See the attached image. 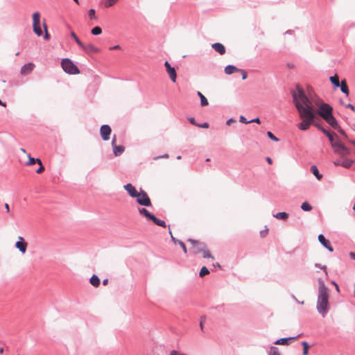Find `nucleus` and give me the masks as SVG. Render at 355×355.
<instances>
[{
	"instance_id": "1",
	"label": "nucleus",
	"mask_w": 355,
	"mask_h": 355,
	"mask_svg": "<svg viewBox=\"0 0 355 355\" xmlns=\"http://www.w3.org/2000/svg\"><path fill=\"white\" fill-rule=\"evenodd\" d=\"M293 98L301 119V122L297 125L300 130H307L312 124H314L315 113L313 104L318 107V114L324 120L333 115L331 106L319 98L309 99L302 88H297V91L293 93Z\"/></svg>"
},
{
	"instance_id": "2",
	"label": "nucleus",
	"mask_w": 355,
	"mask_h": 355,
	"mask_svg": "<svg viewBox=\"0 0 355 355\" xmlns=\"http://www.w3.org/2000/svg\"><path fill=\"white\" fill-rule=\"evenodd\" d=\"M321 131L329 138L334 152L338 155L345 156L350 153L349 149L344 146L338 139L335 133H331L323 128L319 127Z\"/></svg>"
},
{
	"instance_id": "3",
	"label": "nucleus",
	"mask_w": 355,
	"mask_h": 355,
	"mask_svg": "<svg viewBox=\"0 0 355 355\" xmlns=\"http://www.w3.org/2000/svg\"><path fill=\"white\" fill-rule=\"evenodd\" d=\"M329 306L328 289L322 280H319L317 309L323 315L327 313Z\"/></svg>"
},
{
	"instance_id": "4",
	"label": "nucleus",
	"mask_w": 355,
	"mask_h": 355,
	"mask_svg": "<svg viewBox=\"0 0 355 355\" xmlns=\"http://www.w3.org/2000/svg\"><path fill=\"white\" fill-rule=\"evenodd\" d=\"M61 66L62 69L69 74L76 75L80 73L77 66L69 58L62 59Z\"/></svg>"
},
{
	"instance_id": "5",
	"label": "nucleus",
	"mask_w": 355,
	"mask_h": 355,
	"mask_svg": "<svg viewBox=\"0 0 355 355\" xmlns=\"http://www.w3.org/2000/svg\"><path fill=\"white\" fill-rule=\"evenodd\" d=\"M33 28L34 33L37 36H41L43 34L40 26V14L39 12H35L33 15Z\"/></svg>"
},
{
	"instance_id": "6",
	"label": "nucleus",
	"mask_w": 355,
	"mask_h": 355,
	"mask_svg": "<svg viewBox=\"0 0 355 355\" xmlns=\"http://www.w3.org/2000/svg\"><path fill=\"white\" fill-rule=\"evenodd\" d=\"M187 241L189 242L192 245L191 251L193 254L200 253L202 252V250H203V248L206 245L204 243L200 242V241H198V240L192 239H188Z\"/></svg>"
},
{
	"instance_id": "7",
	"label": "nucleus",
	"mask_w": 355,
	"mask_h": 355,
	"mask_svg": "<svg viewBox=\"0 0 355 355\" xmlns=\"http://www.w3.org/2000/svg\"><path fill=\"white\" fill-rule=\"evenodd\" d=\"M135 198H137V202L141 205L147 207L151 205L150 199L147 193L143 191L139 192Z\"/></svg>"
},
{
	"instance_id": "8",
	"label": "nucleus",
	"mask_w": 355,
	"mask_h": 355,
	"mask_svg": "<svg viewBox=\"0 0 355 355\" xmlns=\"http://www.w3.org/2000/svg\"><path fill=\"white\" fill-rule=\"evenodd\" d=\"M339 156L340 157V159L334 162V164L335 166H342L344 168H349L354 163V161L352 159L345 158L346 155Z\"/></svg>"
},
{
	"instance_id": "9",
	"label": "nucleus",
	"mask_w": 355,
	"mask_h": 355,
	"mask_svg": "<svg viewBox=\"0 0 355 355\" xmlns=\"http://www.w3.org/2000/svg\"><path fill=\"white\" fill-rule=\"evenodd\" d=\"M112 146L113 148L114 155L117 157L121 155L125 150V147L123 146H117L116 145V138L114 135L112 140Z\"/></svg>"
},
{
	"instance_id": "10",
	"label": "nucleus",
	"mask_w": 355,
	"mask_h": 355,
	"mask_svg": "<svg viewBox=\"0 0 355 355\" xmlns=\"http://www.w3.org/2000/svg\"><path fill=\"white\" fill-rule=\"evenodd\" d=\"M111 132L112 129L108 125H103L100 128V134L104 141L109 140Z\"/></svg>"
},
{
	"instance_id": "11",
	"label": "nucleus",
	"mask_w": 355,
	"mask_h": 355,
	"mask_svg": "<svg viewBox=\"0 0 355 355\" xmlns=\"http://www.w3.org/2000/svg\"><path fill=\"white\" fill-rule=\"evenodd\" d=\"M15 246L22 254H25L26 252L28 243L25 241L22 236H19L17 241L15 243Z\"/></svg>"
},
{
	"instance_id": "12",
	"label": "nucleus",
	"mask_w": 355,
	"mask_h": 355,
	"mask_svg": "<svg viewBox=\"0 0 355 355\" xmlns=\"http://www.w3.org/2000/svg\"><path fill=\"white\" fill-rule=\"evenodd\" d=\"M83 51H85L86 53H98L100 51L99 49L95 46L94 44L91 43L88 44H83L82 42V46H79Z\"/></svg>"
},
{
	"instance_id": "13",
	"label": "nucleus",
	"mask_w": 355,
	"mask_h": 355,
	"mask_svg": "<svg viewBox=\"0 0 355 355\" xmlns=\"http://www.w3.org/2000/svg\"><path fill=\"white\" fill-rule=\"evenodd\" d=\"M318 241L320 243L326 248L329 251L333 252V248L331 245L330 241L325 239L322 234L318 236Z\"/></svg>"
},
{
	"instance_id": "14",
	"label": "nucleus",
	"mask_w": 355,
	"mask_h": 355,
	"mask_svg": "<svg viewBox=\"0 0 355 355\" xmlns=\"http://www.w3.org/2000/svg\"><path fill=\"white\" fill-rule=\"evenodd\" d=\"M124 189L126 190L128 194L132 198H135L139 193L137 191L136 188L131 184H125L124 186Z\"/></svg>"
},
{
	"instance_id": "15",
	"label": "nucleus",
	"mask_w": 355,
	"mask_h": 355,
	"mask_svg": "<svg viewBox=\"0 0 355 355\" xmlns=\"http://www.w3.org/2000/svg\"><path fill=\"white\" fill-rule=\"evenodd\" d=\"M35 68V64L33 63H28L24 64L21 68V73L24 76L29 74Z\"/></svg>"
},
{
	"instance_id": "16",
	"label": "nucleus",
	"mask_w": 355,
	"mask_h": 355,
	"mask_svg": "<svg viewBox=\"0 0 355 355\" xmlns=\"http://www.w3.org/2000/svg\"><path fill=\"white\" fill-rule=\"evenodd\" d=\"M169 234H170V235H171V239H172L173 242L175 244H178V245H180V246L182 248V250H183L184 253V254H187V247H186L185 244L184 243V242H182V241H180V240L177 239H175V238L173 236V234H172V232H171V231H169Z\"/></svg>"
},
{
	"instance_id": "17",
	"label": "nucleus",
	"mask_w": 355,
	"mask_h": 355,
	"mask_svg": "<svg viewBox=\"0 0 355 355\" xmlns=\"http://www.w3.org/2000/svg\"><path fill=\"white\" fill-rule=\"evenodd\" d=\"M211 46L216 51L219 53L220 55H224L225 53V48L222 44L214 43L212 44Z\"/></svg>"
},
{
	"instance_id": "18",
	"label": "nucleus",
	"mask_w": 355,
	"mask_h": 355,
	"mask_svg": "<svg viewBox=\"0 0 355 355\" xmlns=\"http://www.w3.org/2000/svg\"><path fill=\"white\" fill-rule=\"evenodd\" d=\"M327 123H328L332 128L334 129H340V126L338 125L336 119L335 117L331 115L324 120Z\"/></svg>"
},
{
	"instance_id": "19",
	"label": "nucleus",
	"mask_w": 355,
	"mask_h": 355,
	"mask_svg": "<svg viewBox=\"0 0 355 355\" xmlns=\"http://www.w3.org/2000/svg\"><path fill=\"white\" fill-rule=\"evenodd\" d=\"M297 337H290V338H283L277 340L275 341V345H289V341L291 340H295Z\"/></svg>"
},
{
	"instance_id": "20",
	"label": "nucleus",
	"mask_w": 355,
	"mask_h": 355,
	"mask_svg": "<svg viewBox=\"0 0 355 355\" xmlns=\"http://www.w3.org/2000/svg\"><path fill=\"white\" fill-rule=\"evenodd\" d=\"M166 71H167L171 80H172V82L175 83L176 78H177V74H176V71H175V68L171 67V69H168Z\"/></svg>"
},
{
	"instance_id": "21",
	"label": "nucleus",
	"mask_w": 355,
	"mask_h": 355,
	"mask_svg": "<svg viewBox=\"0 0 355 355\" xmlns=\"http://www.w3.org/2000/svg\"><path fill=\"white\" fill-rule=\"evenodd\" d=\"M27 157L28 158V161L26 163V166H31V165H33L35 164H39L42 161L38 159V158H33L32 157L30 154H27Z\"/></svg>"
},
{
	"instance_id": "22",
	"label": "nucleus",
	"mask_w": 355,
	"mask_h": 355,
	"mask_svg": "<svg viewBox=\"0 0 355 355\" xmlns=\"http://www.w3.org/2000/svg\"><path fill=\"white\" fill-rule=\"evenodd\" d=\"M340 89L341 91L346 95V96H348L349 95V89H348V86H347V82L345 80H343L341 81V83H340Z\"/></svg>"
},
{
	"instance_id": "23",
	"label": "nucleus",
	"mask_w": 355,
	"mask_h": 355,
	"mask_svg": "<svg viewBox=\"0 0 355 355\" xmlns=\"http://www.w3.org/2000/svg\"><path fill=\"white\" fill-rule=\"evenodd\" d=\"M239 69L232 65H228L225 68V72L226 74H232L234 72L239 71Z\"/></svg>"
},
{
	"instance_id": "24",
	"label": "nucleus",
	"mask_w": 355,
	"mask_h": 355,
	"mask_svg": "<svg viewBox=\"0 0 355 355\" xmlns=\"http://www.w3.org/2000/svg\"><path fill=\"white\" fill-rule=\"evenodd\" d=\"M89 282L94 287H98L100 285V279L95 275L92 276V277L90 278Z\"/></svg>"
},
{
	"instance_id": "25",
	"label": "nucleus",
	"mask_w": 355,
	"mask_h": 355,
	"mask_svg": "<svg viewBox=\"0 0 355 355\" xmlns=\"http://www.w3.org/2000/svg\"><path fill=\"white\" fill-rule=\"evenodd\" d=\"M139 212L141 215L146 216L148 219L151 220L154 215L151 214L146 209L141 208L139 209Z\"/></svg>"
},
{
	"instance_id": "26",
	"label": "nucleus",
	"mask_w": 355,
	"mask_h": 355,
	"mask_svg": "<svg viewBox=\"0 0 355 355\" xmlns=\"http://www.w3.org/2000/svg\"><path fill=\"white\" fill-rule=\"evenodd\" d=\"M311 171L312 173L316 177L318 180H321L322 178V175L320 174L319 171L316 166L313 165L311 166Z\"/></svg>"
},
{
	"instance_id": "27",
	"label": "nucleus",
	"mask_w": 355,
	"mask_h": 355,
	"mask_svg": "<svg viewBox=\"0 0 355 355\" xmlns=\"http://www.w3.org/2000/svg\"><path fill=\"white\" fill-rule=\"evenodd\" d=\"M329 80L336 87H338L340 86L339 77L337 74L330 77Z\"/></svg>"
},
{
	"instance_id": "28",
	"label": "nucleus",
	"mask_w": 355,
	"mask_h": 355,
	"mask_svg": "<svg viewBox=\"0 0 355 355\" xmlns=\"http://www.w3.org/2000/svg\"><path fill=\"white\" fill-rule=\"evenodd\" d=\"M200 253L202 254L204 258H211L214 259V257L211 256L209 250H208L207 245H205V247L203 248V250H202Z\"/></svg>"
},
{
	"instance_id": "29",
	"label": "nucleus",
	"mask_w": 355,
	"mask_h": 355,
	"mask_svg": "<svg viewBox=\"0 0 355 355\" xmlns=\"http://www.w3.org/2000/svg\"><path fill=\"white\" fill-rule=\"evenodd\" d=\"M198 96L200 98V105L202 106H206L208 105V101L206 97L200 92H198Z\"/></svg>"
},
{
	"instance_id": "30",
	"label": "nucleus",
	"mask_w": 355,
	"mask_h": 355,
	"mask_svg": "<svg viewBox=\"0 0 355 355\" xmlns=\"http://www.w3.org/2000/svg\"><path fill=\"white\" fill-rule=\"evenodd\" d=\"M151 220H153L156 225L165 227H166V223L164 220H159L155 216H153Z\"/></svg>"
},
{
	"instance_id": "31",
	"label": "nucleus",
	"mask_w": 355,
	"mask_h": 355,
	"mask_svg": "<svg viewBox=\"0 0 355 355\" xmlns=\"http://www.w3.org/2000/svg\"><path fill=\"white\" fill-rule=\"evenodd\" d=\"M274 217H275L277 219L285 220L288 218V215L286 212H279V213L276 214L275 215H274Z\"/></svg>"
},
{
	"instance_id": "32",
	"label": "nucleus",
	"mask_w": 355,
	"mask_h": 355,
	"mask_svg": "<svg viewBox=\"0 0 355 355\" xmlns=\"http://www.w3.org/2000/svg\"><path fill=\"white\" fill-rule=\"evenodd\" d=\"M302 345L303 346V355H308L309 354V345L307 342L304 341L302 343Z\"/></svg>"
},
{
	"instance_id": "33",
	"label": "nucleus",
	"mask_w": 355,
	"mask_h": 355,
	"mask_svg": "<svg viewBox=\"0 0 355 355\" xmlns=\"http://www.w3.org/2000/svg\"><path fill=\"white\" fill-rule=\"evenodd\" d=\"M301 208L305 211H309L312 209V207L307 202H304L302 204Z\"/></svg>"
},
{
	"instance_id": "34",
	"label": "nucleus",
	"mask_w": 355,
	"mask_h": 355,
	"mask_svg": "<svg viewBox=\"0 0 355 355\" xmlns=\"http://www.w3.org/2000/svg\"><path fill=\"white\" fill-rule=\"evenodd\" d=\"M91 33L94 35H100L102 33V29L99 26H96L92 29Z\"/></svg>"
},
{
	"instance_id": "35",
	"label": "nucleus",
	"mask_w": 355,
	"mask_h": 355,
	"mask_svg": "<svg viewBox=\"0 0 355 355\" xmlns=\"http://www.w3.org/2000/svg\"><path fill=\"white\" fill-rule=\"evenodd\" d=\"M269 355H281L279 349L276 347H272L270 348Z\"/></svg>"
},
{
	"instance_id": "36",
	"label": "nucleus",
	"mask_w": 355,
	"mask_h": 355,
	"mask_svg": "<svg viewBox=\"0 0 355 355\" xmlns=\"http://www.w3.org/2000/svg\"><path fill=\"white\" fill-rule=\"evenodd\" d=\"M209 273V270L207 268V267L203 266L199 273L200 277H202L206 275H208Z\"/></svg>"
},
{
	"instance_id": "37",
	"label": "nucleus",
	"mask_w": 355,
	"mask_h": 355,
	"mask_svg": "<svg viewBox=\"0 0 355 355\" xmlns=\"http://www.w3.org/2000/svg\"><path fill=\"white\" fill-rule=\"evenodd\" d=\"M71 36L73 38V40L76 41V42L78 44V46H82V42L78 37V36L76 35L75 32H73V31L71 32Z\"/></svg>"
},
{
	"instance_id": "38",
	"label": "nucleus",
	"mask_w": 355,
	"mask_h": 355,
	"mask_svg": "<svg viewBox=\"0 0 355 355\" xmlns=\"http://www.w3.org/2000/svg\"><path fill=\"white\" fill-rule=\"evenodd\" d=\"M268 231H269V230L267 227V226H265L264 229L259 232L260 236L261 238H265L268 235Z\"/></svg>"
},
{
	"instance_id": "39",
	"label": "nucleus",
	"mask_w": 355,
	"mask_h": 355,
	"mask_svg": "<svg viewBox=\"0 0 355 355\" xmlns=\"http://www.w3.org/2000/svg\"><path fill=\"white\" fill-rule=\"evenodd\" d=\"M117 2L115 0H106L105 2V7L110 8L115 5Z\"/></svg>"
},
{
	"instance_id": "40",
	"label": "nucleus",
	"mask_w": 355,
	"mask_h": 355,
	"mask_svg": "<svg viewBox=\"0 0 355 355\" xmlns=\"http://www.w3.org/2000/svg\"><path fill=\"white\" fill-rule=\"evenodd\" d=\"M43 27H44V31H45V35L44 36V38L46 40H49L50 38V35L48 33V30H47V26L45 23V20H44V23H43Z\"/></svg>"
},
{
	"instance_id": "41",
	"label": "nucleus",
	"mask_w": 355,
	"mask_h": 355,
	"mask_svg": "<svg viewBox=\"0 0 355 355\" xmlns=\"http://www.w3.org/2000/svg\"><path fill=\"white\" fill-rule=\"evenodd\" d=\"M88 15L90 19H96V11L94 9H90L88 12Z\"/></svg>"
},
{
	"instance_id": "42",
	"label": "nucleus",
	"mask_w": 355,
	"mask_h": 355,
	"mask_svg": "<svg viewBox=\"0 0 355 355\" xmlns=\"http://www.w3.org/2000/svg\"><path fill=\"white\" fill-rule=\"evenodd\" d=\"M267 135L272 141H279V139H277L271 132H268Z\"/></svg>"
},
{
	"instance_id": "43",
	"label": "nucleus",
	"mask_w": 355,
	"mask_h": 355,
	"mask_svg": "<svg viewBox=\"0 0 355 355\" xmlns=\"http://www.w3.org/2000/svg\"><path fill=\"white\" fill-rule=\"evenodd\" d=\"M38 165L40 166V167L38 168V169L36 171V173H38V174H40L44 172V167L42 163V162L38 164Z\"/></svg>"
},
{
	"instance_id": "44",
	"label": "nucleus",
	"mask_w": 355,
	"mask_h": 355,
	"mask_svg": "<svg viewBox=\"0 0 355 355\" xmlns=\"http://www.w3.org/2000/svg\"><path fill=\"white\" fill-rule=\"evenodd\" d=\"M239 71H240L241 73L243 80H245V79L247 78L248 73H247V72L245 71H244L243 69H239Z\"/></svg>"
},
{
	"instance_id": "45",
	"label": "nucleus",
	"mask_w": 355,
	"mask_h": 355,
	"mask_svg": "<svg viewBox=\"0 0 355 355\" xmlns=\"http://www.w3.org/2000/svg\"><path fill=\"white\" fill-rule=\"evenodd\" d=\"M239 121L243 123H250L249 121H247L246 119L243 116H241L239 118Z\"/></svg>"
},
{
	"instance_id": "46",
	"label": "nucleus",
	"mask_w": 355,
	"mask_h": 355,
	"mask_svg": "<svg viewBox=\"0 0 355 355\" xmlns=\"http://www.w3.org/2000/svg\"><path fill=\"white\" fill-rule=\"evenodd\" d=\"M315 266H316V267H318V268H320L322 269V270L325 272V273H327V267H326L325 266H321V265H320V264H319V263H316V264H315Z\"/></svg>"
},
{
	"instance_id": "47",
	"label": "nucleus",
	"mask_w": 355,
	"mask_h": 355,
	"mask_svg": "<svg viewBox=\"0 0 355 355\" xmlns=\"http://www.w3.org/2000/svg\"><path fill=\"white\" fill-rule=\"evenodd\" d=\"M189 122H190L191 124H193V125H196V126H197V125H198V124H197V123H196V121H195V119H194V118L191 117V118H189Z\"/></svg>"
},
{
	"instance_id": "48",
	"label": "nucleus",
	"mask_w": 355,
	"mask_h": 355,
	"mask_svg": "<svg viewBox=\"0 0 355 355\" xmlns=\"http://www.w3.org/2000/svg\"><path fill=\"white\" fill-rule=\"evenodd\" d=\"M345 107L350 108L352 111L355 112V107L353 105L349 103V104L345 105Z\"/></svg>"
},
{
	"instance_id": "49",
	"label": "nucleus",
	"mask_w": 355,
	"mask_h": 355,
	"mask_svg": "<svg viewBox=\"0 0 355 355\" xmlns=\"http://www.w3.org/2000/svg\"><path fill=\"white\" fill-rule=\"evenodd\" d=\"M204 322H205V318H201L200 320V329L202 331H203V329H204Z\"/></svg>"
},
{
	"instance_id": "50",
	"label": "nucleus",
	"mask_w": 355,
	"mask_h": 355,
	"mask_svg": "<svg viewBox=\"0 0 355 355\" xmlns=\"http://www.w3.org/2000/svg\"><path fill=\"white\" fill-rule=\"evenodd\" d=\"M121 47L119 45H116L110 48V50H120Z\"/></svg>"
},
{
	"instance_id": "51",
	"label": "nucleus",
	"mask_w": 355,
	"mask_h": 355,
	"mask_svg": "<svg viewBox=\"0 0 355 355\" xmlns=\"http://www.w3.org/2000/svg\"><path fill=\"white\" fill-rule=\"evenodd\" d=\"M249 122L250 123H261L260 119L259 118H256L254 119L249 121Z\"/></svg>"
},
{
	"instance_id": "52",
	"label": "nucleus",
	"mask_w": 355,
	"mask_h": 355,
	"mask_svg": "<svg viewBox=\"0 0 355 355\" xmlns=\"http://www.w3.org/2000/svg\"><path fill=\"white\" fill-rule=\"evenodd\" d=\"M164 66L166 67V71L172 67L168 61L165 62Z\"/></svg>"
},
{
	"instance_id": "53",
	"label": "nucleus",
	"mask_w": 355,
	"mask_h": 355,
	"mask_svg": "<svg viewBox=\"0 0 355 355\" xmlns=\"http://www.w3.org/2000/svg\"><path fill=\"white\" fill-rule=\"evenodd\" d=\"M198 127H200V128H209V124L207 123H205L202 125H198Z\"/></svg>"
},
{
	"instance_id": "54",
	"label": "nucleus",
	"mask_w": 355,
	"mask_h": 355,
	"mask_svg": "<svg viewBox=\"0 0 355 355\" xmlns=\"http://www.w3.org/2000/svg\"><path fill=\"white\" fill-rule=\"evenodd\" d=\"M344 137H347L345 132L340 128V129H336Z\"/></svg>"
},
{
	"instance_id": "55",
	"label": "nucleus",
	"mask_w": 355,
	"mask_h": 355,
	"mask_svg": "<svg viewBox=\"0 0 355 355\" xmlns=\"http://www.w3.org/2000/svg\"><path fill=\"white\" fill-rule=\"evenodd\" d=\"M4 207H5V209H6V211H7L8 212H9V211H10V207H9V205H8V203H6V204H5V205H4Z\"/></svg>"
},
{
	"instance_id": "56",
	"label": "nucleus",
	"mask_w": 355,
	"mask_h": 355,
	"mask_svg": "<svg viewBox=\"0 0 355 355\" xmlns=\"http://www.w3.org/2000/svg\"><path fill=\"white\" fill-rule=\"evenodd\" d=\"M333 284L335 286V288H336V291H337L338 292H339V291H340V290H339V286H338V285L336 282H333Z\"/></svg>"
},
{
	"instance_id": "57",
	"label": "nucleus",
	"mask_w": 355,
	"mask_h": 355,
	"mask_svg": "<svg viewBox=\"0 0 355 355\" xmlns=\"http://www.w3.org/2000/svg\"><path fill=\"white\" fill-rule=\"evenodd\" d=\"M266 161L269 164H271L272 163V160L270 157H267Z\"/></svg>"
},
{
	"instance_id": "58",
	"label": "nucleus",
	"mask_w": 355,
	"mask_h": 355,
	"mask_svg": "<svg viewBox=\"0 0 355 355\" xmlns=\"http://www.w3.org/2000/svg\"><path fill=\"white\" fill-rule=\"evenodd\" d=\"M107 283H108V279H104V280L103 281V284L104 286H106V285L107 284Z\"/></svg>"
},
{
	"instance_id": "59",
	"label": "nucleus",
	"mask_w": 355,
	"mask_h": 355,
	"mask_svg": "<svg viewBox=\"0 0 355 355\" xmlns=\"http://www.w3.org/2000/svg\"><path fill=\"white\" fill-rule=\"evenodd\" d=\"M0 105L6 107V104L5 103H3L1 99H0Z\"/></svg>"
},
{
	"instance_id": "60",
	"label": "nucleus",
	"mask_w": 355,
	"mask_h": 355,
	"mask_svg": "<svg viewBox=\"0 0 355 355\" xmlns=\"http://www.w3.org/2000/svg\"><path fill=\"white\" fill-rule=\"evenodd\" d=\"M349 255L352 259L355 260V253L351 252Z\"/></svg>"
},
{
	"instance_id": "61",
	"label": "nucleus",
	"mask_w": 355,
	"mask_h": 355,
	"mask_svg": "<svg viewBox=\"0 0 355 355\" xmlns=\"http://www.w3.org/2000/svg\"><path fill=\"white\" fill-rule=\"evenodd\" d=\"M232 121H233V119H229V120L227 121V125H230V123H232Z\"/></svg>"
},
{
	"instance_id": "62",
	"label": "nucleus",
	"mask_w": 355,
	"mask_h": 355,
	"mask_svg": "<svg viewBox=\"0 0 355 355\" xmlns=\"http://www.w3.org/2000/svg\"><path fill=\"white\" fill-rule=\"evenodd\" d=\"M20 150L23 153H26V151L24 148H21Z\"/></svg>"
},
{
	"instance_id": "63",
	"label": "nucleus",
	"mask_w": 355,
	"mask_h": 355,
	"mask_svg": "<svg viewBox=\"0 0 355 355\" xmlns=\"http://www.w3.org/2000/svg\"><path fill=\"white\" fill-rule=\"evenodd\" d=\"M214 266H216V267H218V268H220V265L218 263H217L216 264H214Z\"/></svg>"
},
{
	"instance_id": "64",
	"label": "nucleus",
	"mask_w": 355,
	"mask_h": 355,
	"mask_svg": "<svg viewBox=\"0 0 355 355\" xmlns=\"http://www.w3.org/2000/svg\"><path fill=\"white\" fill-rule=\"evenodd\" d=\"M3 348L1 347L0 348V354H3Z\"/></svg>"
}]
</instances>
